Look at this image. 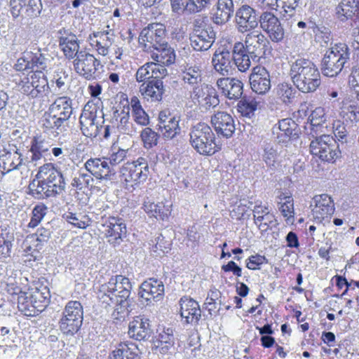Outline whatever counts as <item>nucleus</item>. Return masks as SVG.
Segmentation results:
<instances>
[{
    "mask_svg": "<svg viewBox=\"0 0 359 359\" xmlns=\"http://www.w3.org/2000/svg\"><path fill=\"white\" fill-rule=\"evenodd\" d=\"M132 285L128 278L116 275L112 276L107 283L101 285L98 294L100 306L107 310L113 309L114 319L121 320L129 313L128 298Z\"/></svg>",
    "mask_w": 359,
    "mask_h": 359,
    "instance_id": "obj_1",
    "label": "nucleus"
},
{
    "mask_svg": "<svg viewBox=\"0 0 359 359\" xmlns=\"http://www.w3.org/2000/svg\"><path fill=\"white\" fill-rule=\"evenodd\" d=\"M22 154L17 151L13 153L6 154L3 157L2 165H0L3 169L2 172L8 173L18 169L22 164Z\"/></svg>",
    "mask_w": 359,
    "mask_h": 359,
    "instance_id": "obj_45",
    "label": "nucleus"
},
{
    "mask_svg": "<svg viewBox=\"0 0 359 359\" xmlns=\"http://www.w3.org/2000/svg\"><path fill=\"white\" fill-rule=\"evenodd\" d=\"M21 61L25 62V59H19L15 65L16 69L20 72L14 79L17 90L29 100H41L48 97L51 93V88L46 74L40 70L22 71Z\"/></svg>",
    "mask_w": 359,
    "mask_h": 359,
    "instance_id": "obj_3",
    "label": "nucleus"
},
{
    "mask_svg": "<svg viewBox=\"0 0 359 359\" xmlns=\"http://www.w3.org/2000/svg\"><path fill=\"white\" fill-rule=\"evenodd\" d=\"M290 76L294 85L302 93L315 92L320 86V74L310 60L299 57L290 65Z\"/></svg>",
    "mask_w": 359,
    "mask_h": 359,
    "instance_id": "obj_4",
    "label": "nucleus"
},
{
    "mask_svg": "<svg viewBox=\"0 0 359 359\" xmlns=\"http://www.w3.org/2000/svg\"><path fill=\"white\" fill-rule=\"evenodd\" d=\"M336 14L337 18L341 21H344L353 16L358 18V0H341V3L336 8Z\"/></svg>",
    "mask_w": 359,
    "mask_h": 359,
    "instance_id": "obj_36",
    "label": "nucleus"
},
{
    "mask_svg": "<svg viewBox=\"0 0 359 359\" xmlns=\"http://www.w3.org/2000/svg\"><path fill=\"white\" fill-rule=\"evenodd\" d=\"M139 294L146 302L158 301L163 297L164 285L160 280L149 278L142 283Z\"/></svg>",
    "mask_w": 359,
    "mask_h": 359,
    "instance_id": "obj_28",
    "label": "nucleus"
},
{
    "mask_svg": "<svg viewBox=\"0 0 359 359\" xmlns=\"http://www.w3.org/2000/svg\"><path fill=\"white\" fill-rule=\"evenodd\" d=\"M277 133L278 142L285 143L291 137L298 135L297 124L291 118H284L279 121L278 126L273 127V133Z\"/></svg>",
    "mask_w": 359,
    "mask_h": 359,
    "instance_id": "obj_34",
    "label": "nucleus"
},
{
    "mask_svg": "<svg viewBox=\"0 0 359 359\" xmlns=\"http://www.w3.org/2000/svg\"><path fill=\"white\" fill-rule=\"evenodd\" d=\"M65 218L74 226L83 229L89 226L91 223V219L88 216L81 214L77 215L71 212L66 214Z\"/></svg>",
    "mask_w": 359,
    "mask_h": 359,
    "instance_id": "obj_52",
    "label": "nucleus"
},
{
    "mask_svg": "<svg viewBox=\"0 0 359 359\" xmlns=\"http://www.w3.org/2000/svg\"><path fill=\"white\" fill-rule=\"evenodd\" d=\"M243 83L236 79L226 78V98L229 100H238L243 93Z\"/></svg>",
    "mask_w": 359,
    "mask_h": 359,
    "instance_id": "obj_46",
    "label": "nucleus"
},
{
    "mask_svg": "<svg viewBox=\"0 0 359 359\" xmlns=\"http://www.w3.org/2000/svg\"><path fill=\"white\" fill-rule=\"evenodd\" d=\"M98 107L93 102H88L79 117V123L82 133L88 137H95L98 133V126L95 123Z\"/></svg>",
    "mask_w": 359,
    "mask_h": 359,
    "instance_id": "obj_16",
    "label": "nucleus"
},
{
    "mask_svg": "<svg viewBox=\"0 0 359 359\" xmlns=\"http://www.w3.org/2000/svg\"><path fill=\"white\" fill-rule=\"evenodd\" d=\"M68 75L63 70L56 71L50 80V86L57 93L64 91L67 88Z\"/></svg>",
    "mask_w": 359,
    "mask_h": 359,
    "instance_id": "obj_53",
    "label": "nucleus"
},
{
    "mask_svg": "<svg viewBox=\"0 0 359 359\" xmlns=\"http://www.w3.org/2000/svg\"><path fill=\"white\" fill-rule=\"evenodd\" d=\"M261 98L253 95H244L237 104V111L243 116L252 118L260 108Z\"/></svg>",
    "mask_w": 359,
    "mask_h": 359,
    "instance_id": "obj_35",
    "label": "nucleus"
},
{
    "mask_svg": "<svg viewBox=\"0 0 359 359\" xmlns=\"http://www.w3.org/2000/svg\"><path fill=\"white\" fill-rule=\"evenodd\" d=\"M211 123L217 135L224 136V113L219 111L215 114L211 118Z\"/></svg>",
    "mask_w": 359,
    "mask_h": 359,
    "instance_id": "obj_64",
    "label": "nucleus"
},
{
    "mask_svg": "<svg viewBox=\"0 0 359 359\" xmlns=\"http://www.w3.org/2000/svg\"><path fill=\"white\" fill-rule=\"evenodd\" d=\"M154 49L155 51L151 53V58L156 63L164 67L169 66L175 62V50L168 46L167 42L165 46H161Z\"/></svg>",
    "mask_w": 359,
    "mask_h": 359,
    "instance_id": "obj_38",
    "label": "nucleus"
},
{
    "mask_svg": "<svg viewBox=\"0 0 359 359\" xmlns=\"http://www.w3.org/2000/svg\"><path fill=\"white\" fill-rule=\"evenodd\" d=\"M149 175L147 160L139 157L137 160L124 163L120 170V179L124 187L130 191L143 184Z\"/></svg>",
    "mask_w": 359,
    "mask_h": 359,
    "instance_id": "obj_6",
    "label": "nucleus"
},
{
    "mask_svg": "<svg viewBox=\"0 0 359 359\" xmlns=\"http://www.w3.org/2000/svg\"><path fill=\"white\" fill-rule=\"evenodd\" d=\"M93 178V183L92 184L90 194H100L106 192L108 189L107 182L110 178H103L102 177H95Z\"/></svg>",
    "mask_w": 359,
    "mask_h": 359,
    "instance_id": "obj_60",
    "label": "nucleus"
},
{
    "mask_svg": "<svg viewBox=\"0 0 359 359\" xmlns=\"http://www.w3.org/2000/svg\"><path fill=\"white\" fill-rule=\"evenodd\" d=\"M142 209L149 217H154L158 220L167 221L172 213V204L168 201L154 203L147 198L142 206Z\"/></svg>",
    "mask_w": 359,
    "mask_h": 359,
    "instance_id": "obj_25",
    "label": "nucleus"
},
{
    "mask_svg": "<svg viewBox=\"0 0 359 359\" xmlns=\"http://www.w3.org/2000/svg\"><path fill=\"white\" fill-rule=\"evenodd\" d=\"M245 43V50L250 54L251 59L258 62L265 55L269 41L260 31L253 30L246 35Z\"/></svg>",
    "mask_w": 359,
    "mask_h": 359,
    "instance_id": "obj_15",
    "label": "nucleus"
},
{
    "mask_svg": "<svg viewBox=\"0 0 359 359\" xmlns=\"http://www.w3.org/2000/svg\"><path fill=\"white\" fill-rule=\"evenodd\" d=\"M46 140L41 135H36L33 137L29 151L32 154L31 159L33 161L40 160L48 151Z\"/></svg>",
    "mask_w": 359,
    "mask_h": 359,
    "instance_id": "obj_43",
    "label": "nucleus"
},
{
    "mask_svg": "<svg viewBox=\"0 0 359 359\" xmlns=\"http://www.w3.org/2000/svg\"><path fill=\"white\" fill-rule=\"evenodd\" d=\"M190 144L200 154L211 156L222 149V144L216 142L211 128L205 123H198L190 130Z\"/></svg>",
    "mask_w": 359,
    "mask_h": 359,
    "instance_id": "obj_5",
    "label": "nucleus"
},
{
    "mask_svg": "<svg viewBox=\"0 0 359 359\" xmlns=\"http://www.w3.org/2000/svg\"><path fill=\"white\" fill-rule=\"evenodd\" d=\"M102 233L111 243H119L127 233L126 225L121 218L109 217L102 224Z\"/></svg>",
    "mask_w": 359,
    "mask_h": 359,
    "instance_id": "obj_19",
    "label": "nucleus"
},
{
    "mask_svg": "<svg viewBox=\"0 0 359 359\" xmlns=\"http://www.w3.org/2000/svg\"><path fill=\"white\" fill-rule=\"evenodd\" d=\"M83 309L79 301H69L65 305L59 327L62 333L73 335L80 329L83 322Z\"/></svg>",
    "mask_w": 359,
    "mask_h": 359,
    "instance_id": "obj_9",
    "label": "nucleus"
},
{
    "mask_svg": "<svg viewBox=\"0 0 359 359\" xmlns=\"http://www.w3.org/2000/svg\"><path fill=\"white\" fill-rule=\"evenodd\" d=\"M47 210V206L43 203L36 205L32 210L31 219L27 227L30 229L36 227L46 216Z\"/></svg>",
    "mask_w": 359,
    "mask_h": 359,
    "instance_id": "obj_49",
    "label": "nucleus"
},
{
    "mask_svg": "<svg viewBox=\"0 0 359 359\" xmlns=\"http://www.w3.org/2000/svg\"><path fill=\"white\" fill-rule=\"evenodd\" d=\"M235 20L238 31L242 33L253 29L258 25L255 10L248 5H243L236 11Z\"/></svg>",
    "mask_w": 359,
    "mask_h": 359,
    "instance_id": "obj_23",
    "label": "nucleus"
},
{
    "mask_svg": "<svg viewBox=\"0 0 359 359\" xmlns=\"http://www.w3.org/2000/svg\"><path fill=\"white\" fill-rule=\"evenodd\" d=\"M180 316L187 324H197L201 317L198 303L191 297H182L180 301Z\"/></svg>",
    "mask_w": 359,
    "mask_h": 359,
    "instance_id": "obj_27",
    "label": "nucleus"
},
{
    "mask_svg": "<svg viewBox=\"0 0 359 359\" xmlns=\"http://www.w3.org/2000/svg\"><path fill=\"white\" fill-rule=\"evenodd\" d=\"M34 236L28 235L22 243V250L24 256L27 257V261H35L40 257L41 250L43 248L41 244H39Z\"/></svg>",
    "mask_w": 359,
    "mask_h": 359,
    "instance_id": "obj_40",
    "label": "nucleus"
},
{
    "mask_svg": "<svg viewBox=\"0 0 359 359\" xmlns=\"http://www.w3.org/2000/svg\"><path fill=\"white\" fill-rule=\"evenodd\" d=\"M85 168L94 177L111 178L112 175L111 168L106 157L91 158L85 163Z\"/></svg>",
    "mask_w": 359,
    "mask_h": 359,
    "instance_id": "obj_32",
    "label": "nucleus"
},
{
    "mask_svg": "<svg viewBox=\"0 0 359 359\" xmlns=\"http://www.w3.org/2000/svg\"><path fill=\"white\" fill-rule=\"evenodd\" d=\"M210 0H188L187 12L196 13L204 10L208 5Z\"/></svg>",
    "mask_w": 359,
    "mask_h": 359,
    "instance_id": "obj_63",
    "label": "nucleus"
},
{
    "mask_svg": "<svg viewBox=\"0 0 359 359\" xmlns=\"http://www.w3.org/2000/svg\"><path fill=\"white\" fill-rule=\"evenodd\" d=\"M258 22L264 32L270 39L275 43H278L284 39L285 32L278 18L271 12H264L259 16Z\"/></svg>",
    "mask_w": 359,
    "mask_h": 359,
    "instance_id": "obj_17",
    "label": "nucleus"
},
{
    "mask_svg": "<svg viewBox=\"0 0 359 359\" xmlns=\"http://www.w3.org/2000/svg\"><path fill=\"white\" fill-rule=\"evenodd\" d=\"M215 33L212 27L204 20H196L194 33L191 36V45L195 50H208L212 45Z\"/></svg>",
    "mask_w": 359,
    "mask_h": 359,
    "instance_id": "obj_12",
    "label": "nucleus"
},
{
    "mask_svg": "<svg viewBox=\"0 0 359 359\" xmlns=\"http://www.w3.org/2000/svg\"><path fill=\"white\" fill-rule=\"evenodd\" d=\"M59 45L64 55L69 60H74L80 52L79 41L75 35L60 37Z\"/></svg>",
    "mask_w": 359,
    "mask_h": 359,
    "instance_id": "obj_37",
    "label": "nucleus"
},
{
    "mask_svg": "<svg viewBox=\"0 0 359 359\" xmlns=\"http://www.w3.org/2000/svg\"><path fill=\"white\" fill-rule=\"evenodd\" d=\"M212 62L215 69L222 74L224 69V46H220L215 50Z\"/></svg>",
    "mask_w": 359,
    "mask_h": 359,
    "instance_id": "obj_57",
    "label": "nucleus"
},
{
    "mask_svg": "<svg viewBox=\"0 0 359 359\" xmlns=\"http://www.w3.org/2000/svg\"><path fill=\"white\" fill-rule=\"evenodd\" d=\"M100 65V61L93 54L83 50L79 52L73 61L76 73L88 81L96 79Z\"/></svg>",
    "mask_w": 359,
    "mask_h": 359,
    "instance_id": "obj_11",
    "label": "nucleus"
},
{
    "mask_svg": "<svg viewBox=\"0 0 359 359\" xmlns=\"http://www.w3.org/2000/svg\"><path fill=\"white\" fill-rule=\"evenodd\" d=\"M277 224L276 219L273 214L269 212L264 216H262L260 219L257 220V224H256L259 229L262 231H266L269 229Z\"/></svg>",
    "mask_w": 359,
    "mask_h": 359,
    "instance_id": "obj_58",
    "label": "nucleus"
},
{
    "mask_svg": "<svg viewBox=\"0 0 359 359\" xmlns=\"http://www.w3.org/2000/svg\"><path fill=\"white\" fill-rule=\"evenodd\" d=\"M152 333L149 320L144 316H135L129 323L128 334L132 339L139 341H147Z\"/></svg>",
    "mask_w": 359,
    "mask_h": 359,
    "instance_id": "obj_20",
    "label": "nucleus"
},
{
    "mask_svg": "<svg viewBox=\"0 0 359 359\" xmlns=\"http://www.w3.org/2000/svg\"><path fill=\"white\" fill-rule=\"evenodd\" d=\"M294 93L293 88L288 83H283L278 86L277 93L284 102H290L294 97Z\"/></svg>",
    "mask_w": 359,
    "mask_h": 359,
    "instance_id": "obj_59",
    "label": "nucleus"
},
{
    "mask_svg": "<svg viewBox=\"0 0 359 359\" xmlns=\"http://www.w3.org/2000/svg\"><path fill=\"white\" fill-rule=\"evenodd\" d=\"M158 121V130L164 140H172L180 134V116L170 109H165L161 111Z\"/></svg>",
    "mask_w": 359,
    "mask_h": 359,
    "instance_id": "obj_13",
    "label": "nucleus"
},
{
    "mask_svg": "<svg viewBox=\"0 0 359 359\" xmlns=\"http://www.w3.org/2000/svg\"><path fill=\"white\" fill-rule=\"evenodd\" d=\"M154 343L156 348H160L161 353H165L174 345V337L172 330L163 329L155 337Z\"/></svg>",
    "mask_w": 359,
    "mask_h": 359,
    "instance_id": "obj_44",
    "label": "nucleus"
},
{
    "mask_svg": "<svg viewBox=\"0 0 359 359\" xmlns=\"http://www.w3.org/2000/svg\"><path fill=\"white\" fill-rule=\"evenodd\" d=\"M312 137L313 140L310 143V151L313 156L329 163H334L340 156L339 145L332 136L312 134Z\"/></svg>",
    "mask_w": 359,
    "mask_h": 359,
    "instance_id": "obj_8",
    "label": "nucleus"
},
{
    "mask_svg": "<svg viewBox=\"0 0 359 359\" xmlns=\"http://www.w3.org/2000/svg\"><path fill=\"white\" fill-rule=\"evenodd\" d=\"M249 80L251 89L257 94L264 95L271 88L270 75L264 67H254Z\"/></svg>",
    "mask_w": 359,
    "mask_h": 359,
    "instance_id": "obj_22",
    "label": "nucleus"
},
{
    "mask_svg": "<svg viewBox=\"0 0 359 359\" xmlns=\"http://www.w3.org/2000/svg\"><path fill=\"white\" fill-rule=\"evenodd\" d=\"M182 79L190 85H197L201 81V73L198 67H190L183 72Z\"/></svg>",
    "mask_w": 359,
    "mask_h": 359,
    "instance_id": "obj_55",
    "label": "nucleus"
},
{
    "mask_svg": "<svg viewBox=\"0 0 359 359\" xmlns=\"http://www.w3.org/2000/svg\"><path fill=\"white\" fill-rule=\"evenodd\" d=\"M5 292L7 294V298L11 302H15L18 297L21 296L24 292L16 283H6Z\"/></svg>",
    "mask_w": 359,
    "mask_h": 359,
    "instance_id": "obj_62",
    "label": "nucleus"
},
{
    "mask_svg": "<svg viewBox=\"0 0 359 359\" xmlns=\"http://www.w3.org/2000/svg\"><path fill=\"white\" fill-rule=\"evenodd\" d=\"M313 201L315 206L312 209V214L315 219H318L320 222L334 213V203L332 198L327 194L316 196Z\"/></svg>",
    "mask_w": 359,
    "mask_h": 359,
    "instance_id": "obj_29",
    "label": "nucleus"
},
{
    "mask_svg": "<svg viewBox=\"0 0 359 359\" xmlns=\"http://www.w3.org/2000/svg\"><path fill=\"white\" fill-rule=\"evenodd\" d=\"M167 74L165 67L154 62H148L140 67L135 74L137 83L163 79Z\"/></svg>",
    "mask_w": 359,
    "mask_h": 359,
    "instance_id": "obj_21",
    "label": "nucleus"
},
{
    "mask_svg": "<svg viewBox=\"0 0 359 359\" xmlns=\"http://www.w3.org/2000/svg\"><path fill=\"white\" fill-rule=\"evenodd\" d=\"M41 0H28L25 6V16L29 19L38 18L42 11Z\"/></svg>",
    "mask_w": 359,
    "mask_h": 359,
    "instance_id": "obj_54",
    "label": "nucleus"
},
{
    "mask_svg": "<svg viewBox=\"0 0 359 359\" xmlns=\"http://www.w3.org/2000/svg\"><path fill=\"white\" fill-rule=\"evenodd\" d=\"M126 154L127 150L112 146L109 157L106 158L111 165H116L121 163L125 159Z\"/></svg>",
    "mask_w": 359,
    "mask_h": 359,
    "instance_id": "obj_56",
    "label": "nucleus"
},
{
    "mask_svg": "<svg viewBox=\"0 0 359 359\" xmlns=\"http://www.w3.org/2000/svg\"><path fill=\"white\" fill-rule=\"evenodd\" d=\"M108 359H141V352L135 344L121 341L109 353Z\"/></svg>",
    "mask_w": 359,
    "mask_h": 359,
    "instance_id": "obj_30",
    "label": "nucleus"
},
{
    "mask_svg": "<svg viewBox=\"0 0 359 359\" xmlns=\"http://www.w3.org/2000/svg\"><path fill=\"white\" fill-rule=\"evenodd\" d=\"M139 93L144 100L159 102L162 100L165 88L162 79L150 80L141 83Z\"/></svg>",
    "mask_w": 359,
    "mask_h": 359,
    "instance_id": "obj_24",
    "label": "nucleus"
},
{
    "mask_svg": "<svg viewBox=\"0 0 359 359\" xmlns=\"http://www.w3.org/2000/svg\"><path fill=\"white\" fill-rule=\"evenodd\" d=\"M13 241V233L7 228L0 227V255L2 257L10 256Z\"/></svg>",
    "mask_w": 359,
    "mask_h": 359,
    "instance_id": "obj_47",
    "label": "nucleus"
},
{
    "mask_svg": "<svg viewBox=\"0 0 359 359\" xmlns=\"http://www.w3.org/2000/svg\"><path fill=\"white\" fill-rule=\"evenodd\" d=\"M130 114L129 107L118 106L112 109L110 115L109 125L105 127L104 137H107L110 133L114 131L126 133L128 129Z\"/></svg>",
    "mask_w": 359,
    "mask_h": 359,
    "instance_id": "obj_18",
    "label": "nucleus"
},
{
    "mask_svg": "<svg viewBox=\"0 0 359 359\" xmlns=\"http://www.w3.org/2000/svg\"><path fill=\"white\" fill-rule=\"evenodd\" d=\"M48 110L68 126L69 120L73 113L72 100L68 96L57 97L50 104Z\"/></svg>",
    "mask_w": 359,
    "mask_h": 359,
    "instance_id": "obj_26",
    "label": "nucleus"
},
{
    "mask_svg": "<svg viewBox=\"0 0 359 359\" xmlns=\"http://www.w3.org/2000/svg\"><path fill=\"white\" fill-rule=\"evenodd\" d=\"M325 113L324 109L322 107H317L313 111H312L311 114L309 117V121H310L311 135L314 134L316 135V130L318 127L321 126L323 123L325 121Z\"/></svg>",
    "mask_w": 359,
    "mask_h": 359,
    "instance_id": "obj_51",
    "label": "nucleus"
},
{
    "mask_svg": "<svg viewBox=\"0 0 359 359\" xmlns=\"http://www.w3.org/2000/svg\"><path fill=\"white\" fill-rule=\"evenodd\" d=\"M93 183V177L91 174L80 173L72 180V186L75 188L77 194L81 192L88 197L91 193Z\"/></svg>",
    "mask_w": 359,
    "mask_h": 359,
    "instance_id": "obj_42",
    "label": "nucleus"
},
{
    "mask_svg": "<svg viewBox=\"0 0 359 359\" xmlns=\"http://www.w3.org/2000/svg\"><path fill=\"white\" fill-rule=\"evenodd\" d=\"M18 304V310L27 316H34L38 315L34 305L32 304L33 300L30 295L27 292H23L21 296L18 297L16 301Z\"/></svg>",
    "mask_w": 359,
    "mask_h": 359,
    "instance_id": "obj_48",
    "label": "nucleus"
},
{
    "mask_svg": "<svg viewBox=\"0 0 359 359\" xmlns=\"http://www.w3.org/2000/svg\"><path fill=\"white\" fill-rule=\"evenodd\" d=\"M34 307L37 313L43 311L49 303L50 297L49 290L48 287H44L41 289L38 287L32 288L29 292Z\"/></svg>",
    "mask_w": 359,
    "mask_h": 359,
    "instance_id": "obj_39",
    "label": "nucleus"
},
{
    "mask_svg": "<svg viewBox=\"0 0 359 359\" xmlns=\"http://www.w3.org/2000/svg\"><path fill=\"white\" fill-rule=\"evenodd\" d=\"M39 124L43 133L46 135H58L65 131L67 127L48 110L43 114Z\"/></svg>",
    "mask_w": 359,
    "mask_h": 359,
    "instance_id": "obj_33",
    "label": "nucleus"
},
{
    "mask_svg": "<svg viewBox=\"0 0 359 359\" xmlns=\"http://www.w3.org/2000/svg\"><path fill=\"white\" fill-rule=\"evenodd\" d=\"M102 31L93 32L88 37V41L92 49L97 55L107 57L114 41L112 29H109Z\"/></svg>",
    "mask_w": 359,
    "mask_h": 359,
    "instance_id": "obj_14",
    "label": "nucleus"
},
{
    "mask_svg": "<svg viewBox=\"0 0 359 359\" xmlns=\"http://www.w3.org/2000/svg\"><path fill=\"white\" fill-rule=\"evenodd\" d=\"M193 94L194 98L196 99L199 104L205 105L206 107H215L219 103L215 88L207 84L195 86Z\"/></svg>",
    "mask_w": 359,
    "mask_h": 359,
    "instance_id": "obj_31",
    "label": "nucleus"
},
{
    "mask_svg": "<svg viewBox=\"0 0 359 359\" xmlns=\"http://www.w3.org/2000/svg\"><path fill=\"white\" fill-rule=\"evenodd\" d=\"M349 59L347 45L339 43L326 51L321 61L323 75L333 77L339 74Z\"/></svg>",
    "mask_w": 359,
    "mask_h": 359,
    "instance_id": "obj_7",
    "label": "nucleus"
},
{
    "mask_svg": "<svg viewBox=\"0 0 359 359\" xmlns=\"http://www.w3.org/2000/svg\"><path fill=\"white\" fill-rule=\"evenodd\" d=\"M140 137L144 147L149 149L157 145L159 135L151 128L147 127L142 130Z\"/></svg>",
    "mask_w": 359,
    "mask_h": 359,
    "instance_id": "obj_50",
    "label": "nucleus"
},
{
    "mask_svg": "<svg viewBox=\"0 0 359 359\" xmlns=\"http://www.w3.org/2000/svg\"><path fill=\"white\" fill-rule=\"evenodd\" d=\"M166 29L163 24L151 23L140 32L139 43L144 51L165 45Z\"/></svg>",
    "mask_w": 359,
    "mask_h": 359,
    "instance_id": "obj_10",
    "label": "nucleus"
},
{
    "mask_svg": "<svg viewBox=\"0 0 359 359\" xmlns=\"http://www.w3.org/2000/svg\"><path fill=\"white\" fill-rule=\"evenodd\" d=\"M46 68V65L44 61V57L40 55L34 54L29 62L25 66V69H31V70H40L43 71Z\"/></svg>",
    "mask_w": 359,
    "mask_h": 359,
    "instance_id": "obj_61",
    "label": "nucleus"
},
{
    "mask_svg": "<svg viewBox=\"0 0 359 359\" xmlns=\"http://www.w3.org/2000/svg\"><path fill=\"white\" fill-rule=\"evenodd\" d=\"M130 104L134 121L140 126H147L149 123V117L143 109L139 98L137 96H133Z\"/></svg>",
    "mask_w": 359,
    "mask_h": 359,
    "instance_id": "obj_41",
    "label": "nucleus"
},
{
    "mask_svg": "<svg viewBox=\"0 0 359 359\" xmlns=\"http://www.w3.org/2000/svg\"><path fill=\"white\" fill-rule=\"evenodd\" d=\"M62 173L52 163L39 168L35 178L28 185V194L38 200L56 197L65 191Z\"/></svg>",
    "mask_w": 359,
    "mask_h": 359,
    "instance_id": "obj_2",
    "label": "nucleus"
}]
</instances>
